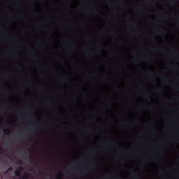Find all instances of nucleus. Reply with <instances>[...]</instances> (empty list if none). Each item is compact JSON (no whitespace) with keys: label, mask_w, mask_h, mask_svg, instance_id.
Instances as JSON below:
<instances>
[{"label":"nucleus","mask_w":179,"mask_h":179,"mask_svg":"<svg viewBox=\"0 0 179 179\" xmlns=\"http://www.w3.org/2000/svg\"><path fill=\"white\" fill-rule=\"evenodd\" d=\"M22 171H23V167H18L15 172V176H17L19 179H28L29 175H27V173H24L22 176H20Z\"/></svg>","instance_id":"obj_1"},{"label":"nucleus","mask_w":179,"mask_h":179,"mask_svg":"<svg viewBox=\"0 0 179 179\" xmlns=\"http://www.w3.org/2000/svg\"><path fill=\"white\" fill-rule=\"evenodd\" d=\"M12 170V168H8V171H10Z\"/></svg>","instance_id":"obj_3"},{"label":"nucleus","mask_w":179,"mask_h":179,"mask_svg":"<svg viewBox=\"0 0 179 179\" xmlns=\"http://www.w3.org/2000/svg\"><path fill=\"white\" fill-rule=\"evenodd\" d=\"M62 177H64V174L60 173L57 177L58 179H62Z\"/></svg>","instance_id":"obj_2"}]
</instances>
